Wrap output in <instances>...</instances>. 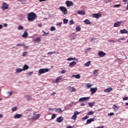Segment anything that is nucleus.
<instances>
[{"instance_id":"nucleus-11","label":"nucleus","mask_w":128,"mask_h":128,"mask_svg":"<svg viewBox=\"0 0 128 128\" xmlns=\"http://www.w3.org/2000/svg\"><path fill=\"white\" fill-rule=\"evenodd\" d=\"M66 4L67 6H74V3L71 1L68 0L66 2Z\"/></svg>"},{"instance_id":"nucleus-41","label":"nucleus","mask_w":128,"mask_h":128,"mask_svg":"<svg viewBox=\"0 0 128 128\" xmlns=\"http://www.w3.org/2000/svg\"><path fill=\"white\" fill-rule=\"evenodd\" d=\"M108 42H111L112 44L116 42V40H108Z\"/></svg>"},{"instance_id":"nucleus-52","label":"nucleus","mask_w":128,"mask_h":128,"mask_svg":"<svg viewBox=\"0 0 128 128\" xmlns=\"http://www.w3.org/2000/svg\"><path fill=\"white\" fill-rule=\"evenodd\" d=\"M48 32H44V34H42L43 36H48Z\"/></svg>"},{"instance_id":"nucleus-17","label":"nucleus","mask_w":128,"mask_h":128,"mask_svg":"<svg viewBox=\"0 0 128 128\" xmlns=\"http://www.w3.org/2000/svg\"><path fill=\"white\" fill-rule=\"evenodd\" d=\"M112 90V87H109L104 90V92H110Z\"/></svg>"},{"instance_id":"nucleus-2","label":"nucleus","mask_w":128,"mask_h":128,"mask_svg":"<svg viewBox=\"0 0 128 128\" xmlns=\"http://www.w3.org/2000/svg\"><path fill=\"white\" fill-rule=\"evenodd\" d=\"M50 70V68H40L38 71V76L42 74H46V72H48Z\"/></svg>"},{"instance_id":"nucleus-63","label":"nucleus","mask_w":128,"mask_h":128,"mask_svg":"<svg viewBox=\"0 0 128 128\" xmlns=\"http://www.w3.org/2000/svg\"><path fill=\"white\" fill-rule=\"evenodd\" d=\"M49 110H54V108H50L48 109Z\"/></svg>"},{"instance_id":"nucleus-20","label":"nucleus","mask_w":128,"mask_h":128,"mask_svg":"<svg viewBox=\"0 0 128 128\" xmlns=\"http://www.w3.org/2000/svg\"><path fill=\"white\" fill-rule=\"evenodd\" d=\"M28 32L25 31L23 34L22 35V38H28Z\"/></svg>"},{"instance_id":"nucleus-34","label":"nucleus","mask_w":128,"mask_h":128,"mask_svg":"<svg viewBox=\"0 0 128 128\" xmlns=\"http://www.w3.org/2000/svg\"><path fill=\"white\" fill-rule=\"evenodd\" d=\"M63 22L64 24H68V20L66 18H64L63 20Z\"/></svg>"},{"instance_id":"nucleus-4","label":"nucleus","mask_w":128,"mask_h":128,"mask_svg":"<svg viewBox=\"0 0 128 128\" xmlns=\"http://www.w3.org/2000/svg\"><path fill=\"white\" fill-rule=\"evenodd\" d=\"M59 10L62 12H64V14H68V9L64 6H60L59 8Z\"/></svg>"},{"instance_id":"nucleus-15","label":"nucleus","mask_w":128,"mask_h":128,"mask_svg":"<svg viewBox=\"0 0 128 128\" xmlns=\"http://www.w3.org/2000/svg\"><path fill=\"white\" fill-rule=\"evenodd\" d=\"M34 42L36 44H38L42 42V39H40V38H37L34 40Z\"/></svg>"},{"instance_id":"nucleus-16","label":"nucleus","mask_w":128,"mask_h":128,"mask_svg":"<svg viewBox=\"0 0 128 128\" xmlns=\"http://www.w3.org/2000/svg\"><path fill=\"white\" fill-rule=\"evenodd\" d=\"M78 14H80V16H84V14H86V12L80 10L78 11Z\"/></svg>"},{"instance_id":"nucleus-55","label":"nucleus","mask_w":128,"mask_h":128,"mask_svg":"<svg viewBox=\"0 0 128 128\" xmlns=\"http://www.w3.org/2000/svg\"><path fill=\"white\" fill-rule=\"evenodd\" d=\"M67 60H68V61L72 60V58H67Z\"/></svg>"},{"instance_id":"nucleus-19","label":"nucleus","mask_w":128,"mask_h":128,"mask_svg":"<svg viewBox=\"0 0 128 128\" xmlns=\"http://www.w3.org/2000/svg\"><path fill=\"white\" fill-rule=\"evenodd\" d=\"M62 76H59L58 77L56 80H55L54 82H56L57 84L60 82V80H62Z\"/></svg>"},{"instance_id":"nucleus-60","label":"nucleus","mask_w":128,"mask_h":128,"mask_svg":"<svg viewBox=\"0 0 128 128\" xmlns=\"http://www.w3.org/2000/svg\"><path fill=\"white\" fill-rule=\"evenodd\" d=\"M61 74H66V70H62L61 72Z\"/></svg>"},{"instance_id":"nucleus-14","label":"nucleus","mask_w":128,"mask_h":128,"mask_svg":"<svg viewBox=\"0 0 128 128\" xmlns=\"http://www.w3.org/2000/svg\"><path fill=\"white\" fill-rule=\"evenodd\" d=\"M54 110L55 112H58V114H60V112H62V110L60 108H54Z\"/></svg>"},{"instance_id":"nucleus-26","label":"nucleus","mask_w":128,"mask_h":128,"mask_svg":"<svg viewBox=\"0 0 128 128\" xmlns=\"http://www.w3.org/2000/svg\"><path fill=\"white\" fill-rule=\"evenodd\" d=\"M92 86L90 83H88L86 84V88H90Z\"/></svg>"},{"instance_id":"nucleus-3","label":"nucleus","mask_w":128,"mask_h":128,"mask_svg":"<svg viewBox=\"0 0 128 128\" xmlns=\"http://www.w3.org/2000/svg\"><path fill=\"white\" fill-rule=\"evenodd\" d=\"M40 114H36V112L33 114V116H32V120H37L40 118Z\"/></svg>"},{"instance_id":"nucleus-1","label":"nucleus","mask_w":128,"mask_h":128,"mask_svg":"<svg viewBox=\"0 0 128 128\" xmlns=\"http://www.w3.org/2000/svg\"><path fill=\"white\" fill-rule=\"evenodd\" d=\"M36 14L34 12H30L28 14V22H32L36 20Z\"/></svg>"},{"instance_id":"nucleus-36","label":"nucleus","mask_w":128,"mask_h":128,"mask_svg":"<svg viewBox=\"0 0 128 128\" xmlns=\"http://www.w3.org/2000/svg\"><path fill=\"white\" fill-rule=\"evenodd\" d=\"M22 70H24L22 69L18 68L16 69V72H22Z\"/></svg>"},{"instance_id":"nucleus-40","label":"nucleus","mask_w":128,"mask_h":128,"mask_svg":"<svg viewBox=\"0 0 128 128\" xmlns=\"http://www.w3.org/2000/svg\"><path fill=\"white\" fill-rule=\"evenodd\" d=\"M18 30H24V26H22V25L19 26L18 27Z\"/></svg>"},{"instance_id":"nucleus-59","label":"nucleus","mask_w":128,"mask_h":128,"mask_svg":"<svg viewBox=\"0 0 128 128\" xmlns=\"http://www.w3.org/2000/svg\"><path fill=\"white\" fill-rule=\"evenodd\" d=\"M94 40H96V39L94 38H91L90 42H94Z\"/></svg>"},{"instance_id":"nucleus-24","label":"nucleus","mask_w":128,"mask_h":128,"mask_svg":"<svg viewBox=\"0 0 128 128\" xmlns=\"http://www.w3.org/2000/svg\"><path fill=\"white\" fill-rule=\"evenodd\" d=\"M28 68H30V67L28 65L25 64L22 68V70H28Z\"/></svg>"},{"instance_id":"nucleus-33","label":"nucleus","mask_w":128,"mask_h":128,"mask_svg":"<svg viewBox=\"0 0 128 128\" xmlns=\"http://www.w3.org/2000/svg\"><path fill=\"white\" fill-rule=\"evenodd\" d=\"M90 61H88L84 64L85 66H90Z\"/></svg>"},{"instance_id":"nucleus-10","label":"nucleus","mask_w":128,"mask_h":128,"mask_svg":"<svg viewBox=\"0 0 128 128\" xmlns=\"http://www.w3.org/2000/svg\"><path fill=\"white\" fill-rule=\"evenodd\" d=\"M2 8L3 10H8V5L6 4V3H3L2 6Z\"/></svg>"},{"instance_id":"nucleus-6","label":"nucleus","mask_w":128,"mask_h":128,"mask_svg":"<svg viewBox=\"0 0 128 128\" xmlns=\"http://www.w3.org/2000/svg\"><path fill=\"white\" fill-rule=\"evenodd\" d=\"M98 90V88L95 87V88H90V92L92 94H96Z\"/></svg>"},{"instance_id":"nucleus-31","label":"nucleus","mask_w":128,"mask_h":128,"mask_svg":"<svg viewBox=\"0 0 128 128\" xmlns=\"http://www.w3.org/2000/svg\"><path fill=\"white\" fill-rule=\"evenodd\" d=\"M80 30H81L80 26H76V32H80Z\"/></svg>"},{"instance_id":"nucleus-22","label":"nucleus","mask_w":128,"mask_h":128,"mask_svg":"<svg viewBox=\"0 0 128 128\" xmlns=\"http://www.w3.org/2000/svg\"><path fill=\"white\" fill-rule=\"evenodd\" d=\"M120 34H128V30H126V29L121 30H120Z\"/></svg>"},{"instance_id":"nucleus-50","label":"nucleus","mask_w":128,"mask_h":128,"mask_svg":"<svg viewBox=\"0 0 128 128\" xmlns=\"http://www.w3.org/2000/svg\"><path fill=\"white\" fill-rule=\"evenodd\" d=\"M16 106H14V108H12V112H16Z\"/></svg>"},{"instance_id":"nucleus-35","label":"nucleus","mask_w":128,"mask_h":128,"mask_svg":"<svg viewBox=\"0 0 128 128\" xmlns=\"http://www.w3.org/2000/svg\"><path fill=\"white\" fill-rule=\"evenodd\" d=\"M22 114H16V118H22Z\"/></svg>"},{"instance_id":"nucleus-21","label":"nucleus","mask_w":128,"mask_h":128,"mask_svg":"<svg viewBox=\"0 0 128 128\" xmlns=\"http://www.w3.org/2000/svg\"><path fill=\"white\" fill-rule=\"evenodd\" d=\"M94 118L88 119L86 121V124H90L91 122H94Z\"/></svg>"},{"instance_id":"nucleus-42","label":"nucleus","mask_w":128,"mask_h":128,"mask_svg":"<svg viewBox=\"0 0 128 128\" xmlns=\"http://www.w3.org/2000/svg\"><path fill=\"white\" fill-rule=\"evenodd\" d=\"M56 54V52H48V56H50V54Z\"/></svg>"},{"instance_id":"nucleus-64","label":"nucleus","mask_w":128,"mask_h":128,"mask_svg":"<svg viewBox=\"0 0 128 128\" xmlns=\"http://www.w3.org/2000/svg\"><path fill=\"white\" fill-rule=\"evenodd\" d=\"M4 26L5 28H6V26H8V24H4Z\"/></svg>"},{"instance_id":"nucleus-27","label":"nucleus","mask_w":128,"mask_h":128,"mask_svg":"<svg viewBox=\"0 0 128 128\" xmlns=\"http://www.w3.org/2000/svg\"><path fill=\"white\" fill-rule=\"evenodd\" d=\"M74 76L76 78H80V74H78L76 75H72V77L74 78Z\"/></svg>"},{"instance_id":"nucleus-46","label":"nucleus","mask_w":128,"mask_h":128,"mask_svg":"<svg viewBox=\"0 0 128 128\" xmlns=\"http://www.w3.org/2000/svg\"><path fill=\"white\" fill-rule=\"evenodd\" d=\"M108 116H114V112H110V114H108Z\"/></svg>"},{"instance_id":"nucleus-43","label":"nucleus","mask_w":128,"mask_h":128,"mask_svg":"<svg viewBox=\"0 0 128 128\" xmlns=\"http://www.w3.org/2000/svg\"><path fill=\"white\" fill-rule=\"evenodd\" d=\"M34 74V72H29L27 74L28 76H32Z\"/></svg>"},{"instance_id":"nucleus-13","label":"nucleus","mask_w":128,"mask_h":128,"mask_svg":"<svg viewBox=\"0 0 128 128\" xmlns=\"http://www.w3.org/2000/svg\"><path fill=\"white\" fill-rule=\"evenodd\" d=\"M87 100H90V97H83L79 99V102H86Z\"/></svg>"},{"instance_id":"nucleus-49","label":"nucleus","mask_w":128,"mask_h":128,"mask_svg":"<svg viewBox=\"0 0 128 128\" xmlns=\"http://www.w3.org/2000/svg\"><path fill=\"white\" fill-rule=\"evenodd\" d=\"M72 60H76V62H78V59L76 58H72Z\"/></svg>"},{"instance_id":"nucleus-7","label":"nucleus","mask_w":128,"mask_h":128,"mask_svg":"<svg viewBox=\"0 0 128 128\" xmlns=\"http://www.w3.org/2000/svg\"><path fill=\"white\" fill-rule=\"evenodd\" d=\"M122 21L116 22L114 24V27L118 28V26H120V25L122 24Z\"/></svg>"},{"instance_id":"nucleus-5","label":"nucleus","mask_w":128,"mask_h":128,"mask_svg":"<svg viewBox=\"0 0 128 128\" xmlns=\"http://www.w3.org/2000/svg\"><path fill=\"white\" fill-rule=\"evenodd\" d=\"M80 114V112L76 111L74 115L71 118L72 120H76V116L78 114Z\"/></svg>"},{"instance_id":"nucleus-62","label":"nucleus","mask_w":128,"mask_h":128,"mask_svg":"<svg viewBox=\"0 0 128 128\" xmlns=\"http://www.w3.org/2000/svg\"><path fill=\"white\" fill-rule=\"evenodd\" d=\"M72 92H76V88H72Z\"/></svg>"},{"instance_id":"nucleus-9","label":"nucleus","mask_w":128,"mask_h":128,"mask_svg":"<svg viewBox=\"0 0 128 128\" xmlns=\"http://www.w3.org/2000/svg\"><path fill=\"white\" fill-rule=\"evenodd\" d=\"M92 18H100V16H102V14H92Z\"/></svg>"},{"instance_id":"nucleus-47","label":"nucleus","mask_w":128,"mask_h":128,"mask_svg":"<svg viewBox=\"0 0 128 128\" xmlns=\"http://www.w3.org/2000/svg\"><path fill=\"white\" fill-rule=\"evenodd\" d=\"M24 46V44L23 43V44H17V46Z\"/></svg>"},{"instance_id":"nucleus-29","label":"nucleus","mask_w":128,"mask_h":128,"mask_svg":"<svg viewBox=\"0 0 128 128\" xmlns=\"http://www.w3.org/2000/svg\"><path fill=\"white\" fill-rule=\"evenodd\" d=\"M26 98L28 100H32V96L29 95L26 96Z\"/></svg>"},{"instance_id":"nucleus-25","label":"nucleus","mask_w":128,"mask_h":128,"mask_svg":"<svg viewBox=\"0 0 128 128\" xmlns=\"http://www.w3.org/2000/svg\"><path fill=\"white\" fill-rule=\"evenodd\" d=\"M112 108L114 109V112H117L118 110V107L116 106V104H114Z\"/></svg>"},{"instance_id":"nucleus-58","label":"nucleus","mask_w":128,"mask_h":128,"mask_svg":"<svg viewBox=\"0 0 128 128\" xmlns=\"http://www.w3.org/2000/svg\"><path fill=\"white\" fill-rule=\"evenodd\" d=\"M92 50V48H88L86 49L87 52H90V50Z\"/></svg>"},{"instance_id":"nucleus-61","label":"nucleus","mask_w":128,"mask_h":128,"mask_svg":"<svg viewBox=\"0 0 128 128\" xmlns=\"http://www.w3.org/2000/svg\"><path fill=\"white\" fill-rule=\"evenodd\" d=\"M104 128V126L97 127V128Z\"/></svg>"},{"instance_id":"nucleus-37","label":"nucleus","mask_w":128,"mask_h":128,"mask_svg":"<svg viewBox=\"0 0 128 128\" xmlns=\"http://www.w3.org/2000/svg\"><path fill=\"white\" fill-rule=\"evenodd\" d=\"M94 103L89 102L88 103L89 106H90V108H92V106H94Z\"/></svg>"},{"instance_id":"nucleus-32","label":"nucleus","mask_w":128,"mask_h":128,"mask_svg":"<svg viewBox=\"0 0 128 128\" xmlns=\"http://www.w3.org/2000/svg\"><path fill=\"white\" fill-rule=\"evenodd\" d=\"M88 116H92V114H94V112H92V110L88 112L87 113Z\"/></svg>"},{"instance_id":"nucleus-38","label":"nucleus","mask_w":128,"mask_h":128,"mask_svg":"<svg viewBox=\"0 0 128 128\" xmlns=\"http://www.w3.org/2000/svg\"><path fill=\"white\" fill-rule=\"evenodd\" d=\"M50 30H51V32H54V30H56V27H54V26L51 27Z\"/></svg>"},{"instance_id":"nucleus-8","label":"nucleus","mask_w":128,"mask_h":128,"mask_svg":"<svg viewBox=\"0 0 128 128\" xmlns=\"http://www.w3.org/2000/svg\"><path fill=\"white\" fill-rule=\"evenodd\" d=\"M106 54L102 51H99L98 52V56H99L100 58H104Z\"/></svg>"},{"instance_id":"nucleus-44","label":"nucleus","mask_w":128,"mask_h":128,"mask_svg":"<svg viewBox=\"0 0 128 128\" xmlns=\"http://www.w3.org/2000/svg\"><path fill=\"white\" fill-rule=\"evenodd\" d=\"M120 4H115L113 6V8H120Z\"/></svg>"},{"instance_id":"nucleus-57","label":"nucleus","mask_w":128,"mask_h":128,"mask_svg":"<svg viewBox=\"0 0 128 128\" xmlns=\"http://www.w3.org/2000/svg\"><path fill=\"white\" fill-rule=\"evenodd\" d=\"M38 26L39 28H42V24H38Z\"/></svg>"},{"instance_id":"nucleus-39","label":"nucleus","mask_w":128,"mask_h":128,"mask_svg":"<svg viewBox=\"0 0 128 128\" xmlns=\"http://www.w3.org/2000/svg\"><path fill=\"white\" fill-rule=\"evenodd\" d=\"M28 52H24L22 53V56H26V54H28Z\"/></svg>"},{"instance_id":"nucleus-48","label":"nucleus","mask_w":128,"mask_h":128,"mask_svg":"<svg viewBox=\"0 0 128 128\" xmlns=\"http://www.w3.org/2000/svg\"><path fill=\"white\" fill-rule=\"evenodd\" d=\"M56 114H53L52 116V118H52V120H54V118H56Z\"/></svg>"},{"instance_id":"nucleus-12","label":"nucleus","mask_w":128,"mask_h":128,"mask_svg":"<svg viewBox=\"0 0 128 128\" xmlns=\"http://www.w3.org/2000/svg\"><path fill=\"white\" fill-rule=\"evenodd\" d=\"M63 120H64V118H63V117H62V116H59L58 118H56V122H59V123L62 122Z\"/></svg>"},{"instance_id":"nucleus-56","label":"nucleus","mask_w":128,"mask_h":128,"mask_svg":"<svg viewBox=\"0 0 128 128\" xmlns=\"http://www.w3.org/2000/svg\"><path fill=\"white\" fill-rule=\"evenodd\" d=\"M123 100H128V97H124L123 98Z\"/></svg>"},{"instance_id":"nucleus-28","label":"nucleus","mask_w":128,"mask_h":128,"mask_svg":"<svg viewBox=\"0 0 128 128\" xmlns=\"http://www.w3.org/2000/svg\"><path fill=\"white\" fill-rule=\"evenodd\" d=\"M84 24H90V20H88V19H86V20H84Z\"/></svg>"},{"instance_id":"nucleus-45","label":"nucleus","mask_w":128,"mask_h":128,"mask_svg":"<svg viewBox=\"0 0 128 128\" xmlns=\"http://www.w3.org/2000/svg\"><path fill=\"white\" fill-rule=\"evenodd\" d=\"M74 24V20H71L69 22V24Z\"/></svg>"},{"instance_id":"nucleus-51","label":"nucleus","mask_w":128,"mask_h":128,"mask_svg":"<svg viewBox=\"0 0 128 128\" xmlns=\"http://www.w3.org/2000/svg\"><path fill=\"white\" fill-rule=\"evenodd\" d=\"M88 116H85L82 118V120H88Z\"/></svg>"},{"instance_id":"nucleus-30","label":"nucleus","mask_w":128,"mask_h":128,"mask_svg":"<svg viewBox=\"0 0 128 128\" xmlns=\"http://www.w3.org/2000/svg\"><path fill=\"white\" fill-rule=\"evenodd\" d=\"M18 2H21L22 4H26V0H18Z\"/></svg>"},{"instance_id":"nucleus-53","label":"nucleus","mask_w":128,"mask_h":128,"mask_svg":"<svg viewBox=\"0 0 128 128\" xmlns=\"http://www.w3.org/2000/svg\"><path fill=\"white\" fill-rule=\"evenodd\" d=\"M62 22H60V23H57L56 25L59 26H62Z\"/></svg>"},{"instance_id":"nucleus-18","label":"nucleus","mask_w":128,"mask_h":128,"mask_svg":"<svg viewBox=\"0 0 128 128\" xmlns=\"http://www.w3.org/2000/svg\"><path fill=\"white\" fill-rule=\"evenodd\" d=\"M76 64V61H73L70 63L69 66H70V68H74Z\"/></svg>"},{"instance_id":"nucleus-54","label":"nucleus","mask_w":128,"mask_h":128,"mask_svg":"<svg viewBox=\"0 0 128 128\" xmlns=\"http://www.w3.org/2000/svg\"><path fill=\"white\" fill-rule=\"evenodd\" d=\"M8 94H9V96H12V92L10 91L8 92Z\"/></svg>"},{"instance_id":"nucleus-23","label":"nucleus","mask_w":128,"mask_h":128,"mask_svg":"<svg viewBox=\"0 0 128 128\" xmlns=\"http://www.w3.org/2000/svg\"><path fill=\"white\" fill-rule=\"evenodd\" d=\"M93 74L95 76H98V70H94L93 72Z\"/></svg>"}]
</instances>
